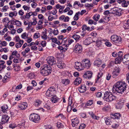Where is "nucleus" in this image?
<instances>
[{
	"mask_svg": "<svg viewBox=\"0 0 129 129\" xmlns=\"http://www.w3.org/2000/svg\"><path fill=\"white\" fill-rule=\"evenodd\" d=\"M126 88V85L125 82H118L113 86L112 91L116 93L122 94L125 91Z\"/></svg>",
	"mask_w": 129,
	"mask_h": 129,
	"instance_id": "f257e3e1",
	"label": "nucleus"
},
{
	"mask_svg": "<svg viewBox=\"0 0 129 129\" xmlns=\"http://www.w3.org/2000/svg\"><path fill=\"white\" fill-rule=\"evenodd\" d=\"M51 67L50 66L45 65L44 66L41 67L40 69V73L44 76H47L50 74L51 72Z\"/></svg>",
	"mask_w": 129,
	"mask_h": 129,
	"instance_id": "f03ea898",
	"label": "nucleus"
},
{
	"mask_svg": "<svg viewBox=\"0 0 129 129\" xmlns=\"http://www.w3.org/2000/svg\"><path fill=\"white\" fill-rule=\"evenodd\" d=\"M115 99V96L111 93L108 91L106 92L104 94V99L107 102H110Z\"/></svg>",
	"mask_w": 129,
	"mask_h": 129,
	"instance_id": "7ed1b4c3",
	"label": "nucleus"
},
{
	"mask_svg": "<svg viewBox=\"0 0 129 129\" xmlns=\"http://www.w3.org/2000/svg\"><path fill=\"white\" fill-rule=\"evenodd\" d=\"M30 120L35 122H37L40 119V117L38 115L33 113L30 114L29 116Z\"/></svg>",
	"mask_w": 129,
	"mask_h": 129,
	"instance_id": "20e7f679",
	"label": "nucleus"
},
{
	"mask_svg": "<svg viewBox=\"0 0 129 129\" xmlns=\"http://www.w3.org/2000/svg\"><path fill=\"white\" fill-rule=\"evenodd\" d=\"M56 91L55 88L53 87H50L48 89L46 93V94L48 96H51L53 95Z\"/></svg>",
	"mask_w": 129,
	"mask_h": 129,
	"instance_id": "39448f33",
	"label": "nucleus"
},
{
	"mask_svg": "<svg viewBox=\"0 0 129 129\" xmlns=\"http://www.w3.org/2000/svg\"><path fill=\"white\" fill-rule=\"evenodd\" d=\"M82 64H83L84 69V68L88 69L91 66L90 60L86 59H83L82 60Z\"/></svg>",
	"mask_w": 129,
	"mask_h": 129,
	"instance_id": "423d86ee",
	"label": "nucleus"
},
{
	"mask_svg": "<svg viewBox=\"0 0 129 129\" xmlns=\"http://www.w3.org/2000/svg\"><path fill=\"white\" fill-rule=\"evenodd\" d=\"M46 60L48 63L51 66L55 64L56 63L55 59L52 56L48 57Z\"/></svg>",
	"mask_w": 129,
	"mask_h": 129,
	"instance_id": "0eeeda50",
	"label": "nucleus"
},
{
	"mask_svg": "<svg viewBox=\"0 0 129 129\" xmlns=\"http://www.w3.org/2000/svg\"><path fill=\"white\" fill-rule=\"evenodd\" d=\"M111 41L113 42L118 43L121 41V38L119 37L116 35H114L111 36Z\"/></svg>",
	"mask_w": 129,
	"mask_h": 129,
	"instance_id": "6e6552de",
	"label": "nucleus"
},
{
	"mask_svg": "<svg viewBox=\"0 0 129 129\" xmlns=\"http://www.w3.org/2000/svg\"><path fill=\"white\" fill-rule=\"evenodd\" d=\"M74 51L76 53H80L81 52L82 47L81 45L78 44H77L75 47Z\"/></svg>",
	"mask_w": 129,
	"mask_h": 129,
	"instance_id": "1a4fd4ad",
	"label": "nucleus"
},
{
	"mask_svg": "<svg viewBox=\"0 0 129 129\" xmlns=\"http://www.w3.org/2000/svg\"><path fill=\"white\" fill-rule=\"evenodd\" d=\"M124 100L123 99H121L119 100L116 106L117 109H121L123 107L124 105Z\"/></svg>",
	"mask_w": 129,
	"mask_h": 129,
	"instance_id": "9d476101",
	"label": "nucleus"
},
{
	"mask_svg": "<svg viewBox=\"0 0 129 129\" xmlns=\"http://www.w3.org/2000/svg\"><path fill=\"white\" fill-rule=\"evenodd\" d=\"M75 65L76 69L78 70L79 71H80L84 69L83 64H82V62H76L75 63Z\"/></svg>",
	"mask_w": 129,
	"mask_h": 129,
	"instance_id": "9b49d317",
	"label": "nucleus"
},
{
	"mask_svg": "<svg viewBox=\"0 0 129 129\" xmlns=\"http://www.w3.org/2000/svg\"><path fill=\"white\" fill-rule=\"evenodd\" d=\"M9 118V117L7 115H3L2 117V118L1 122V124H4L7 123L8 121Z\"/></svg>",
	"mask_w": 129,
	"mask_h": 129,
	"instance_id": "f8f14e48",
	"label": "nucleus"
},
{
	"mask_svg": "<svg viewBox=\"0 0 129 129\" xmlns=\"http://www.w3.org/2000/svg\"><path fill=\"white\" fill-rule=\"evenodd\" d=\"M92 73L91 71H88L85 73L83 76L84 78L89 79L91 78Z\"/></svg>",
	"mask_w": 129,
	"mask_h": 129,
	"instance_id": "ddd939ff",
	"label": "nucleus"
},
{
	"mask_svg": "<svg viewBox=\"0 0 129 129\" xmlns=\"http://www.w3.org/2000/svg\"><path fill=\"white\" fill-rule=\"evenodd\" d=\"M120 69L118 67H116L114 69L112 72L113 77V78H115L118 76L120 72Z\"/></svg>",
	"mask_w": 129,
	"mask_h": 129,
	"instance_id": "4468645a",
	"label": "nucleus"
},
{
	"mask_svg": "<svg viewBox=\"0 0 129 129\" xmlns=\"http://www.w3.org/2000/svg\"><path fill=\"white\" fill-rule=\"evenodd\" d=\"M27 106V104L25 102L19 104L18 107L20 109L22 110L25 109Z\"/></svg>",
	"mask_w": 129,
	"mask_h": 129,
	"instance_id": "2eb2a0df",
	"label": "nucleus"
},
{
	"mask_svg": "<svg viewBox=\"0 0 129 129\" xmlns=\"http://www.w3.org/2000/svg\"><path fill=\"white\" fill-rule=\"evenodd\" d=\"M121 115L119 113L112 114L110 115V117L112 118L119 119L121 117Z\"/></svg>",
	"mask_w": 129,
	"mask_h": 129,
	"instance_id": "dca6fc26",
	"label": "nucleus"
},
{
	"mask_svg": "<svg viewBox=\"0 0 129 129\" xmlns=\"http://www.w3.org/2000/svg\"><path fill=\"white\" fill-rule=\"evenodd\" d=\"M72 125L73 127H75L77 126L79 123V120L77 118H74L71 120Z\"/></svg>",
	"mask_w": 129,
	"mask_h": 129,
	"instance_id": "f3484780",
	"label": "nucleus"
},
{
	"mask_svg": "<svg viewBox=\"0 0 129 129\" xmlns=\"http://www.w3.org/2000/svg\"><path fill=\"white\" fill-rule=\"evenodd\" d=\"M78 90L79 92L81 93L85 92L86 90V88L85 85H82L81 87L79 88Z\"/></svg>",
	"mask_w": 129,
	"mask_h": 129,
	"instance_id": "a211bd4d",
	"label": "nucleus"
},
{
	"mask_svg": "<svg viewBox=\"0 0 129 129\" xmlns=\"http://www.w3.org/2000/svg\"><path fill=\"white\" fill-rule=\"evenodd\" d=\"M50 39L51 40L52 42L55 43V44H57L58 45H60V41L57 40V38H52L51 37Z\"/></svg>",
	"mask_w": 129,
	"mask_h": 129,
	"instance_id": "6ab92c4d",
	"label": "nucleus"
},
{
	"mask_svg": "<svg viewBox=\"0 0 129 129\" xmlns=\"http://www.w3.org/2000/svg\"><path fill=\"white\" fill-rule=\"evenodd\" d=\"M58 67L61 69L65 67V64L61 61H59L57 63Z\"/></svg>",
	"mask_w": 129,
	"mask_h": 129,
	"instance_id": "aec40b11",
	"label": "nucleus"
},
{
	"mask_svg": "<svg viewBox=\"0 0 129 129\" xmlns=\"http://www.w3.org/2000/svg\"><path fill=\"white\" fill-rule=\"evenodd\" d=\"M42 103V101L39 100H36L34 102V105L36 107L39 106Z\"/></svg>",
	"mask_w": 129,
	"mask_h": 129,
	"instance_id": "412c9836",
	"label": "nucleus"
},
{
	"mask_svg": "<svg viewBox=\"0 0 129 129\" xmlns=\"http://www.w3.org/2000/svg\"><path fill=\"white\" fill-rule=\"evenodd\" d=\"M88 113L91 115V116L94 119L96 120H98L99 118V117L98 116H96L92 112H89Z\"/></svg>",
	"mask_w": 129,
	"mask_h": 129,
	"instance_id": "4be33fe9",
	"label": "nucleus"
},
{
	"mask_svg": "<svg viewBox=\"0 0 129 129\" xmlns=\"http://www.w3.org/2000/svg\"><path fill=\"white\" fill-rule=\"evenodd\" d=\"M68 43V41L66 38H64L60 42V44H62V45H66V46H67V47L68 46L67 44Z\"/></svg>",
	"mask_w": 129,
	"mask_h": 129,
	"instance_id": "5701e85b",
	"label": "nucleus"
},
{
	"mask_svg": "<svg viewBox=\"0 0 129 129\" xmlns=\"http://www.w3.org/2000/svg\"><path fill=\"white\" fill-rule=\"evenodd\" d=\"M81 80L82 79L81 78H77L74 82V84L76 85H78L81 83Z\"/></svg>",
	"mask_w": 129,
	"mask_h": 129,
	"instance_id": "b1692460",
	"label": "nucleus"
},
{
	"mask_svg": "<svg viewBox=\"0 0 129 129\" xmlns=\"http://www.w3.org/2000/svg\"><path fill=\"white\" fill-rule=\"evenodd\" d=\"M51 100L52 102L55 103L59 101L60 99L58 98L55 95L51 98Z\"/></svg>",
	"mask_w": 129,
	"mask_h": 129,
	"instance_id": "393cba45",
	"label": "nucleus"
},
{
	"mask_svg": "<svg viewBox=\"0 0 129 129\" xmlns=\"http://www.w3.org/2000/svg\"><path fill=\"white\" fill-rule=\"evenodd\" d=\"M111 11L112 12L111 13L112 14H116V15H120L121 14V13L118 12V10H116V8L112 9L111 10Z\"/></svg>",
	"mask_w": 129,
	"mask_h": 129,
	"instance_id": "a878e982",
	"label": "nucleus"
},
{
	"mask_svg": "<svg viewBox=\"0 0 129 129\" xmlns=\"http://www.w3.org/2000/svg\"><path fill=\"white\" fill-rule=\"evenodd\" d=\"M47 33L46 31H43L42 34L41 35V37L44 40H46L48 38V36L47 35Z\"/></svg>",
	"mask_w": 129,
	"mask_h": 129,
	"instance_id": "bb28decb",
	"label": "nucleus"
},
{
	"mask_svg": "<svg viewBox=\"0 0 129 129\" xmlns=\"http://www.w3.org/2000/svg\"><path fill=\"white\" fill-rule=\"evenodd\" d=\"M81 5L79 1H75L73 5L74 7L75 8H78L79 7H81Z\"/></svg>",
	"mask_w": 129,
	"mask_h": 129,
	"instance_id": "cd10ccee",
	"label": "nucleus"
},
{
	"mask_svg": "<svg viewBox=\"0 0 129 129\" xmlns=\"http://www.w3.org/2000/svg\"><path fill=\"white\" fill-rule=\"evenodd\" d=\"M93 41L96 42V46L99 49H101L102 47V42L100 41H96V42L93 40Z\"/></svg>",
	"mask_w": 129,
	"mask_h": 129,
	"instance_id": "c85d7f7f",
	"label": "nucleus"
},
{
	"mask_svg": "<svg viewBox=\"0 0 129 129\" xmlns=\"http://www.w3.org/2000/svg\"><path fill=\"white\" fill-rule=\"evenodd\" d=\"M30 49L28 47H26L24 51L21 52V54L23 56H26V54L27 53L30 51Z\"/></svg>",
	"mask_w": 129,
	"mask_h": 129,
	"instance_id": "c756f323",
	"label": "nucleus"
},
{
	"mask_svg": "<svg viewBox=\"0 0 129 129\" xmlns=\"http://www.w3.org/2000/svg\"><path fill=\"white\" fill-rule=\"evenodd\" d=\"M102 63V61L99 59H97L94 62V64L95 66L99 67Z\"/></svg>",
	"mask_w": 129,
	"mask_h": 129,
	"instance_id": "7c9ffc66",
	"label": "nucleus"
},
{
	"mask_svg": "<svg viewBox=\"0 0 129 129\" xmlns=\"http://www.w3.org/2000/svg\"><path fill=\"white\" fill-rule=\"evenodd\" d=\"M123 26L125 29H129V19H128L126 22L124 24Z\"/></svg>",
	"mask_w": 129,
	"mask_h": 129,
	"instance_id": "2f4dec72",
	"label": "nucleus"
},
{
	"mask_svg": "<svg viewBox=\"0 0 129 129\" xmlns=\"http://www.w3.org/2000/svg\"><path fill=\"white\" fill-rule=\"evenodd\" d=\"M70 80L68 79H63L61 80V82L65 85H66L70 82Z\"/></svg>",
	"mask_w": 129,
	"mask_h": 129,
	"instance_id": "473e14b6",
	"label": "nucleus"
},
{
	"mask_svg": "<svg viewBox=\"0 0 129 129\" xmlns=\"http://www.w3.org/2000/svg\"><path fill=\"white\" fill-rule=\"evenodd\" d=\"M18 42L15 45L16 47L17 48H18L21 46L23 43L24 41L23 40H20V42L19 41V42Z\"/></svg>",
	"mask_w": 129,
	"mask_h": 129,
	"instance_id": "72a5a7b5",
	"label": "nucleus"
},
{
	"mask_svg": "<svg viewBox=\"0 0 129 129\" xmlns=\"http://www.w3.org/2000/svg\"><path fill=\"white\" fill-rule=\"evenodd\" d=\"M122 59V57H118L117 58H115V63L116 64L119 63L120 62H121Z\"/></svg>",
	"mask_w": 129,
	"mask_h": 129,
	"instance_id": "f704fd0d",
	"label": "nucleus"
},
{
	"mask_svg": "<svg viewBox=\"0 0 129 129\" xmlns=\"http://www.w3.org/2000/svg\"><path fill=\"white\" fill-rule=\"evenodd\" d=\"M2 111L4 113L6 112L8 109V107L6 105H4L1 107Z\"/></svg>",
	"mask_w": 129,
	"mask_h": 129,
	"instance_id": "c9c22d12",
	"label": "nucleus"
},
{
	"mask_svg": "<svg viewBox=\"0 0 129 129\" xmlns=\"http://www.w3.org/2000/svg\"><path fill=\"white\" fill-rule=\"evenodd\" d=\"M100 16L98 14H95L93 17V19L95 21H98L100 18Z\"/></svg>",
	"mask_w": 129,
	"mask_h": 129,
	"instance_id": "e433bc0d",
	"label": "nucleus"
},
{
	"mask_svg": "<svg viewBox=\"0 0 129 129\" xmlns=\"http://www.w3.org/2000/svg\"><path fill=\"white\" fill-rule=\"evenodd\" d=\"M82 29L84 30H87L89 31H91V29H90V27L88 26H87L85 25H84L82 26Z\"/></svg>",
	"mask_w": 129,
	"mask_h": 129,
	"instance_id": "4c0bfd02",
	"label": "nucleus"
},
{
	"mask_svg": "<svg viewBox=\"0 0 129 129\" xmlns=\"http://www.w3.org/2000/svg\"><path fill=\"white\" fill-rule=\"evenodd\" d=\"M80 14V12H78L76 13L74 16L73 18L74 20H77L79 19V16Z\"/></svg>",
	"mask_w": 129,
	"mask_h": 129,
	"instance_id": "58836bf2",
	"label": "nucleus"
},
{
	"mask_svg": "<svg viewBox=\"0 0 129 129\" xmlns=\"http://www.w3.org/2000/svg\"><path fill=\"white\" fill-rule=\"evenodd\" d=\"M105 120L107 125H111L112 124V122H111V120L109 118H106Z\"/></svg>",
	"mask_w": 129,
	"mask_h": 129,
	"instance_id": "ea45409f",
	"label": "nucleus"
},
{
	"mask_svg": "<svg viewBox=\"0 0 129 129\" xmlns=\"http://www.w3.org/2000/svg\"><path fill=\"white\" fill-rule=\"evenodd\" d=\"M97 23L96 21H95L92 19H89L88 21V24H89L92 25L93 24L94 25H96Z\"/></svg>",
	"mask_w": 129,
	"mask_h": 129,
	"instance_id": "a19ab883",
	"label": "nucleus"
},
{
	"mask_svg": "<svg viewBox=\"0 0 129 129\" xmlns=\"http://www.w3.org/2000/svg\"><path fill=\"white\" fill-rule=\"evenodd\" d=\"M33 13L32 12H30L29 13H26V19H29L30 16L32 15Z\"/></svg>",
	"mask_w": 129,
	"mask_h": 129,
	"instance_id": "79ce46f5",
	"label": "nucleus"
},
{
	"mask_svg": "<svg viewBox=\"0 0 129 129\" xmlns=\"http://www.w3.org/2000/svg\"><path fill=\"white\" fill-rule=\"evenodd\" d=\"M72 37L76 40H78L80 38V37L77 35H73Z\"/></svg>",
	"mask_w": 129,
	"mask_h": 129,
	"instance_id": "37998d69",
	"label": "nucleus"
},
{
	"mask_svg": "<svg viewBox=\"0 0 129 129\" xmlns=\"http://www.w3.org/2000/svg\"><path fill=\"white\" fill-rule=\"evenodd\" d=\"M121 5L123 7H127L128 6L127 3L126 1H123Z\"/></svg>",
	"mask_w": 129,
	"mask_h": 129,
	"instance_id": "c03bdc74",
	"label": "nucleus"
},
{
	"mask_svg": "<svg viewBox=\"0 0 129 129\" xmlns=\"http://www.w3.org/2000/svg\"><path fill=\"white\" fill-rule=\"evenodd\" d=\"M15 24L17 26H20L21 25V22L18 20H16L14 21Z\"/></svg>",
	"mask_w": 129,
	"mask_h": 129,
	"instance_id": "a18cd8bd",
	"label": "nucleus"
},
{
	"mask_svg": "<svg viewBox=\"0 0 129 129\" xmlns=\"http://www.w3.org/2000/svg\"><path fill=\"white\" fill-rule=\"evenodd\" d=\"M9 78L7 76L4 77L3 79V81L4 83H6L8 81Z\"/></svg>",
	"mask_w": 129,
	"mask_h": 129,
	"instance_id": "49530a36",
	"label": "nucleus"
},
{
	"mask_svg": "<svg viewBox=\"0 0 129 129\" xmlns=\"http://www.w3.org/2000/svg\"><path fill=\"white\" fill-rule=\"evenodd\" d=\"M92 100H90L88 101L85 104V106H90L92 104Z\"/></svg>",
	"mask_w": 129,
	"mask_h": 129,
	"instance_id": "de8ad7c7",
	"label": "nucleus"
},
{
	"mask_svg": "<svg viewBox=\"0 0 129 129\" xmlns=\"http://www.w3.org/2000/svg\"><path fill=\"white\" fill-rule=\"evenodd\" d=\"M2 21L3 23H7L8 24L9 22V19L7 18H4L3 20Z\"/></svg>",
	"mask_w": 129,
	"mask_h": 129,
	"instance_id": "09e8293b",
	"label": "nucleus"
},
{
	"mask_svg": "<svg viewBox=\"0 0 129 129\" xmlns=\"http://www.w3.org/2000/svg\"><path fill=\"white\" fill-rule=\"evenodd\" d=\"M127 61H129V54H126L124 56V58Z\"/></svg>",
	"mask_w": 129,
	"mask_h": 129,
	"instance_id": "8fccbe9b",
	"label": "nucleus"
},
{
	"mask_svg": "<svg viewBox=\"0 0 129 129\" xmlns=\"http://www.w3.org/2000/svg\"><path fill=\"white\" fill-rule=\"evenodd\" d=\"M53 33L54 35H56L58 34V31L57 29L56 28H55L53 31Z\"/></svg>",
	"mask_w": 129,
	"mask_h": 129,
	"instance_id": "3c124183",
	"label": "nucleus"
},
{
	"mask_svg": "<svg viewBox=\"0 0 129 129\" xmlns=\"http://www.w3.org/2000/svg\"><path fill=\"white\" fill-rule=\"evenodd\" d=\"M21 36L22 39H25L27 38L28 36V35L26 33H25L21 35Z\"/></svg>",
	"mask_w": 129,
	"mask_h": 129,
	"instance_id": "603ef678",
	"label": "nucleus"
},
{
	"mask_svg": "<svg viewBox=\"0 0 129 129\" xmlns=\"http://www.w3.org/2000/svg\"><path fill=\"white\" fill-rule=\"evenodd\" d=\"M86 126V125L84 123L81 124L79 126V129H83Z\"/></svg>",
	"mask_w": 129,
	"mask_h": 129,
	"instance_id": "864d4df0",
	"label": "nucleus"
},
{
	"mask_svg": "<svg viewBox=\"0 0 129 129\" xmlns=\"http://www.w3.org/2000/svg\"><path fill=\"white\" fill-rule=\"evenodd\" d=\"M93 6V5L92 4H89L88 3H86L84 5V6L85 7H92Z\"/></svg>",
	"mask_w": 129,
	"mask_h": 129,
	"instance_id": "5fc2aeb1",
	"label": "nucleus"
},
{
	"mask_svg": "<svg viewBox=\"0 0 129 129\" xmlns=\"http://www.w3.org/2000/svg\"><path fill=\"white\" fill-rule=\"evenodd\" d=\"M103 74V73L102 72H100L99 73L96 79L97 81L99 80V79L102 77Z\"/></svg>",
	"mask_w": 129,
	"mask_h": 129,
	"instance_id": "6e6d98bb",
	"label": "nucleus"
},
{
	"mask_svg": "<svg viewBox=\"0 0 129 129\" xmlns=\"http://www.w3.org/2000/svg\"><path fill=\"white\" fill-rule=\"evenodd\" d=\"M40 34L39 33H36L34 35V37L35 38L37 39L40 37Z\"/></svg>",
	"mask_w": 129,
	"mask_h": 129,
	"instance_id": "4d7b16f0",
	"label": "nucleus"
},
{
	"mask_svg": "<svg viewBox=\"0 0 129 129\" xmlns=\"http://www.w3.org/2000/svg\"><path fill=\"white\" fill-rule=\"evenodd\" d=\"M112 127L113 128H116L118 126V123L116 124V123H114V122H112Z\"/></svg>",
	"mask_w": 129,
	"mask_h": 129,
	"instance_id": "13d9d810",
	"label": "nucleus"
},
{
	"mask_svg": "<svg viewBox=\"0 0 129 129\" xmlns=\"http://www.w3.org/2000/svg\"><path fill=\"white\" fill-rule=\"evenodd\" d=\"M24 124H25L24 123L22 122L19 124L17 125V126L20 127V128H22L24 127Z\"/></svg>",
	"mask_w": 129,
	"mask_h": 129,
	"instance_id": "bf43d9fd",
	"label": "nucleus"
},
{
	"mask_svg": "<svg viewBox=\"0 0 129 129\" xmlns=\"http://www.w3.org/2000/svg\"><path fill=\"white\" fill-rule=\"evenodd\" d=\"M18 14L21 16H23L24 14V12L22 10H19L18 12Z\"/></svg>",
	"mask_w": 129,
	"mask_h": 129,
	"instance_id": "052dcab7",
	"label": "nucleus"
},
{
	"mask_svg": "<svg viewBox=\"0 0 129 129\" xmlns=\"http://www.w3.org/2000/svg\"><path fill=\"white\" fill-rule=\"evenodd\" d=\"M22 8L24 9V10H29L30 9V7H28L27 6L24 5L22 7Z\"/></svg>",
	"mask_w": 129,
	"mask_h": 129,
	"instance_id": "680f3d73",
	"label": "nucleus"
},
{
	"mask_svg": "<svg viewBox=\"0 0 129 129\" xmlns=\"http://www.w3.org/2000/svg\"><path fill=\"white\" fill-rule=\"evenodd\" d=\"M54 17L52 15H49L48 18V20L49 21H51L53 19Z\"/></svg>",
	"mask_w": 129,
	"mask_h": 129,
	"instance_id": "e2e57ef3",
	"label": "nucleus"
},
{
	"mask_svg": "<svg viewBox=\"0 0 129 129\" xmlns=\"http://www.w3.org/2000/svg\"><path fill=\"white\" fill-rule=\"evenodd\" d=\"M72 107L71 105H69L67 109V111L68 112H70L71 111L72 109Z\"/></svg>",
	"mask_w": 129,
	"mask_h": 129,
	"instance_id": "0e129e2a",
	"label": "nucleus"
},
{
	"mask_svg": "<svg viewBox=\"0 0 129 129\" xmlns=\"http://www.w3.org/2000/svg\"><path fill=\"white\" fill-rule=\"evenodd\" d=\"M57 126L58 128H61L63 126L62 124L59 122L57 123Z\"/></svg>",
	"mask_w": 129,
	"mask_h": 129,
	"instance_id": "69168bd1",
	"label": "nucleus"
},
{
	"mask_svg": "<svg viewBox=\"0 0 129 129\" xmlns=\"http://www.w3.org/2000/svg\"><path fill=\"white\" fill-rule=\"evenodd\" d=\"M0 44L3 46H6L7 45V42L4 41H3L1 42Z\"/></svg>",
	"mask_w": 129,
	"mask_h": 129,
	"instance_id": "338daca9",
	"label": "nucleus"
},
{
	"mask_svg": "<svg viewBox=\"0 0 129 129\" xmlns=\"http://www.w3.org/2000/svg\"><path fill=\"white\" fill-rule=\"evenodd\" d=\"M41 44L43 47H44L46 46V42L45 41H42L41 42Z\"/></svg>",
	"mask_w": 129,
	"mask_h": 129,
	"instance_id": "774afa93",
	"label": "nucleus"
}]
</instances>
